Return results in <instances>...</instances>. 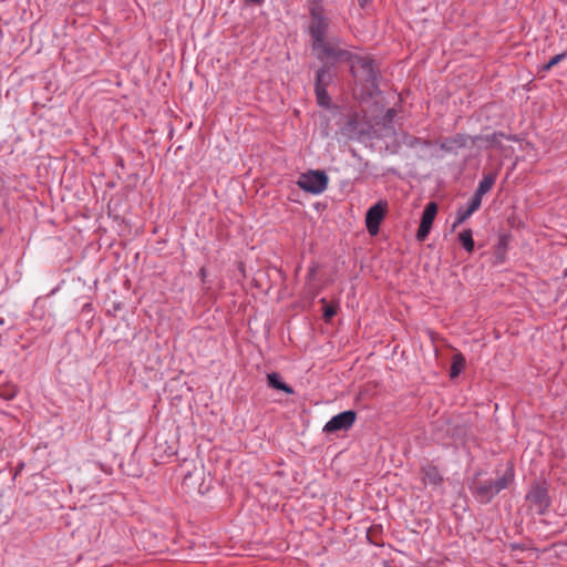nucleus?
<instances>
[{
	"label": "nucleus",
	"instance_id": "7ed1b4c3",
	"mask_svg": "<svg viewBox=\"0 0 567 567\" xmlns=\"http://www.w3.org/2000/svg\"><path fill=\"white\" fill-rule=\"evenodd\" d=\"M514 470L512 466H509L506 468L505 473L497 480L474 482L471 489L473 492V495L481 503L487 504L492 502V499L498 493H501L503 489L509 486V484L514 481Z\"/></svg>",
	"mask_w": 567,
	"mask_h": 567
},
{
	"label": "nucleus",
	"instance_id": "f257e3e1",
	"mask_svg": "<svg viewBox=\"0 0 567 567\" xmlns=\"http://www.w3.org/2000/svg\"><path fill=\"white\" fill-rule=\"evenodd\" d=\"M309 25L308 33L311 40V49L321 61L332 58H347L346 49L339 47L341 40L336 37L328 40L331 20L326 14L321 0H309Z\"/></svg>",
	"mask_w": 567,
	"mask_h": 567
},
{
	"label": "nucleus",
	"instance_id": "aec40b11",
	"mask_svg": "<svg viewBox=\"0 0 567 567\" xmlns=\"http://www.w3.org/2000/svg\"><path fill=\"white\" fill-rule=\"evenodd\" d=\"M321 302L324 303V307H323V319L324 321H330L337 313V310H338V306L337 305H328L326 303V299L322 298L321 299Z\"/></svg>",
	"mask_w": 567,
	"mask_h": 567
},
{
	"label": "nucleus",
	"instance_id": "20e7f679",
	"mask_svg": "<svg viewBox=\"0 0 567 567\" xmlns=\"http://www.w3.org/2000/svg\"><path fill=\"white\" fill-rule=\"evenodd\" d=\"M297 185L305 192L318 195L328 186V176L323 171H309L300 175Z\"/></svg>",
	"mask_w": 567,
	"mask_h": 567
},
{
	"label": "nucleus",
	"instance_id": "f8f14e48",
	"mask_svg": "<svg viewBox=\"0 0 567 567\" xmlns=\"http://www.w3.org/2000/svg\"><path fill=\"white\" fill-rule=\"evenodd\" d=\"M267 381H268V385L276 390L284 391L285 393H288V394L293 393V389L290 385L286 384L282 381L280 374L277 372L268 373Z\"/></svg>",
	"mask_w": 567,
	"mask_h": 567
},
{
	"label": "nucleus",
	"instance_id": "5701e85b",
	"mask_svg": "<svg viewBox=\"0 0 567 567\" xmlns=\"http://www.w3.org/2000/svg\"><path fill=\"white\" fill-rule=\"evenodd\" d=\"M410 146H416V145H422V146H429L430 145V142L426 141V140H421L419 137H414L410 143H409Z\"/></svg>",
	"mask_w": 567,
	"mask_h": 567
},
{
	"label": "nucleus",
	"instance_id": "412c9836",
	"mask_svg": "<svg viewBox=\"0 0 567 567\" xmlns=\"http://www.w3.org/2000/svg\"><path fill=\"white\" fill-rule=\"evenodd\" d=\"M566 55H567L566 52L554 55L553 58H550V60L546 64H544L542 66V71H545V72L549 71L553 66H555L560 61H563L566 58Z\"/></svg>",
	"mask_w": 567,
	"mask_h": 567
},
{
	"label": "nucleus",
	"instance_id": "4be33fe9",
	"mask_svg": "<svg viewBox=\"0 0 567 567\" xmlns=\"http://www.w3.org/2000/svg\"><path fill=\"white\" fill-rule=\"evenodd\" d=\"M430 230H431V227L420 223V226H419V229H417V233H416V238L420 241L424 240L427 237Z\"/></svg>",
	"mask_w": 567,
	"mask_h": 567
},
{
	"label": "nucleus",
	"instance_id": "393cba45",
	"mask_svg": "<svg viewBox=\"0 0 567 567\" xmlns=\"http://www.w3.org/2000/svg\"><path fill=\"white\" fill-rule=\"evenodd\" d=\"M247 3L261 4L265 0H245Z\"/></svg>",
	"mask_w": 567,
	"mask_h": 567
},
{
	"label": "nucleus",
	"instance_id": "9d476101",
	"mask_svg": "<svg viewBox=\"0 0 567 567\" xmlns=\"http://www.w3.org/2000/svg\"><path fill=\"white\" fill-rule=\"evenodd\" d=\"M482 202L472 196L471 200L467 204L466 208H458L456 212V219L453 224V228L463 224L466 219H468L477 209H480Z\"/></svg>",
	"mask_w": 567,
	"mask_h": 567
},
{
	"label": "nucleus",
	"instance_id": "b1692460",
	"mask_svg": "<svg viewBox=\"0 0 567 567\" xmlns=\"http://www.w3.org/2000/svg\"><path fill=\"white\" fill-rule=\"evenodd\" d=\"M199 276H200L202 280L205 281V278H206V269L205 268L199 269Z\"/></svg>",
	"mask_w": 567,
	"mask_h": 567
},
{
	"label": "nucleus",
	"instance_id": "a211bd4d",
	"mask_svg": "<svg viewBox=\"0 0 567 567\" xmlns=\"http://www.w3.org/2000/svg\"><path fill=\"white\" fill-rule=\"evenodd\" d=\"M458 240L467 252L474 250L473 233L471 229H464L458 234Z\"/></svg>",
	"mask_w": 567,
	"mask_h": 567
},
{
	"label": "nucleus",
	"instance_id": "423d86ee",
	"mask_svg": "<svg viewBox=\"0 0 567 567\" xmlns=\"http://www.w3.org/2000/svg\"><path fill=\"white\" fill-rule=\"evenodd\" d=\"M357 413L352 410L343 411L332 416L323 426V432L334 433L349 430L355 422Z\"/></svg>",
	"mask_w": 567,
	"mask_h": 567
},
{
	"label": "nucleus",
	"instance_id": "f03ea898",
	"mask_svg": "<svg viewBox=\"0 0 567 567\" xmlns=\"http://www.w3.org/2000/svg\"><path fill=\"white\" fill-rule=\"evenodd\" d=\"M347 58H332L333 61H344L350 64V71L354 80L371 90L378 89V71L374 61L369 55H358L348 50Z\"/></svg>",
	"mask_w": 567,
	"mask_h": 567
},
{
	"label": "nucleus",
	"instance_id": "bb28decb",
	"mask_svg": "<svg viewBox=\"0 0 567 567\" xmlns=\"http://www.w3.org/2000/svg\"><path fill=\"white\" fill-rule=\"evenodd\" d=\"M495 136H496V135H495V134H493V135H491V136H487L485 140H486L487 142H491V143H492V142H494V141H495Z\"/></svg>",
	"mask_w": 567,
	"mask_h": 567
},
{
	"label": "nucleus",
	"instance_id": "39448f33",
	"mask_svg": "<svg viewBox=\"0 0 567 567\" xmlns=\"http://www.w3.org/2000/svg\"><path fill=\"white\" fill-rule=\"evenodd\" d=\"M386 208L388 203L385 200H379L368 209L365 215V227L371 236L378 235L380 224L384 218Z\"/></svg>",
	"mask_w": 567,
	"mask_h": 567
},
{
	"label": "nucleus",
	"instance_id": "2eb2a0df",
	"mask_svg": "<svg viewBox=\"0 0 567 567\" xmlns=\"http://www.w3.org/2000/svg\"><path fill=\"white\" fill-rule=\"evenodd\" d=\"M465 367V358L462 353H455L452 358V364H451V369H450V377L452 379L456 378L460 375V373L462 372V370L464 369Z\"/></svg>",
	"mask_w": 567,
	"mask_h": 567
},
{
	"label": "nucleus",
	"instance_id": "0eeeda50",
	"mask_svg": "<svg viewBox=\"0 0 567 567\" xmlns=\"http://www.w3.org/2000/svg\"><path fill=\"white\" fill-rule=\"evenodd\" d=\"M526 499L536 507L538 513H544L550 505L548 489L542 484H535L526 495Z\"/></svg>",
	"mask_w": 567,
	"mask_h": 567
},
{
	"label": "nucleus",
	"instance_id": "6e6552de",
	"mask_svg": "<svg viewBox=\"0 0 567 567\" xmlns=\"http://www.w3.org/2000/svg\"><path fill=\"white\" fill-rule=\"evenodd\" d=\"M468 136L464 134H455L445 137L440 142V148L446 153H456L458 150L464 148L467 144Z\"/></svg>",
	"mask_w": 567,
	"mask_h": 567
},
{
	"label": "nucleus",
	"instance_id": "cd10ccee",
	"mask_svg": "<svg viewBox=\"0 0 567 567\" xmlns=\"http://www.w3.org/2000/svg\"><path fill=\"white\" fill-rule=\"evenodd\" d=\"M478 140H481V136H474V137H472V142H473V143L477 142Z\"/></svg>",
	"mask_w": 567,
	"mask_h": 567
},
{
	"label": "nucleus",
	"instance_id": "1a4fd4ad",
	"mask_svg": "<svg viewBox=\"0 0 567 567\" xmlns=\"http://www.w3.org/2000/svg\"><path fill=\"white\" fill-rule=\"evenodd\" d=\"M422 482L425 485L440 486L443 483V476L435 465L426 464L422 466Z\"/></svg>",
	"mask_w": 567,
	"mask_h": 567
},
{
	"label": "nucleus",
	"instance_id": "a878e982",
	"mask_svg": "<svg viewBox=\"0 0 567 567\" xmlns=\"http://www.w3.org/2000/svg\"><path fill=\"white\" fill-rule=\"evenodd\" d=\"M358 1H359L360 7H362V8H363V7H365V6H367V3H368L370 0H358Z\"/></svg>",
	"mask_w": 567,
	"mask_h": 567
},
{
	"label": "nucleus",
	"instance_id": "4468645a",
	"mask_svg": "<svg viewBox=\"0 0 567 567\" xmlns=\"http://www.w3.org/2000/svg\"><path fill=\"white\" fill-rule=\"evenodd\" d=\"M436 213H437L436 204L434 202H430L425 206V208L422 213L421 224L432 227V224L436 216Z\"/></svg>",
	"mask_w": 567,
	"mask_h": 567
},
{
	"label": "nucleus",
	"instance_id": "dca6fc26",
	"mask_svg": "<svg viewBox=\"0 0 567 567\" xmlns=\"http://www.w3.org/2000/svg\"><path fill=\"white\" fill-rule=\"evenodd\" d=\"M316 275V268L315 267H311L309 268L308 272H307V281H306V291H307V295L313 299L316 298L319 292H320V288L317 287L316 285L311 284V280L313 278V276Z\"/></svg>",
	"mask_w": 567,
	"mask_h": 567
},
{
	"label": "nucleus",
	"instance_id": "9b49d317",
	"mask_svg": "<svg viewBox=\"0 0 567 567\" xmlns=\"http://www.w3.org/2000/svg\"><path fill=\"white\" fill-rule=\"evenodd\" d=\"M496 179H497V172H491L488 174H485L483 176V178L480 181L478 186H477L473 197H475L482 202L483 196L485 194H487L495 185Z\"/></svg>",
	"mask_w": 567,
	"mask_h": 567
},
{
	"label": "nucleus",
	"instance_id": "ddd939ff",
	"mask_svg": "<svg viewBox=\"0 0 567 567\" xmlns=\"http://www.w3.org/2000/svg\"><path fill=\"white\" fill-rule=\"evenodd\" d=\"M332 80L330 69L326 65L321 66L316 74L315 87H328Z\"/></svg>",
	"mask_w": 567,
	"mask_h": 567
},
{
	"label": "nucleus",
	"instance_id": "f3484780",
	"mask_svg": "<svg viewBox=\"0 0 567 567\" xmlns=\"http://www.w3.org/2000/svg\"><path fill=\"white\" fill-rule=\"evenodd\" d=\"M18 388L12 382H6L0 384V398L6 401H11L17 396Z\"/></svg>",
	"mask_w": 567,
	"mask_h": 567
},
{
	"label": "nucleus",
	"instance_id": "6ab92c4d",
	"mask_svg": "<svg viewBox=\"0 0 567 567\" xmlns=\"http://www.w3.org/2000/svg\"><path fill=\"white\" fill-rule=\"evenodd\" d=\"M317 103L320 106L328 107L330 105V96L328 94L327 87L320 86L315 87Z\"/></svg>",
	"mask_w": 567,
	"mask_h": 567
}]
</instances>
